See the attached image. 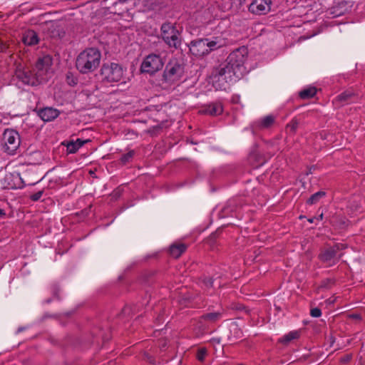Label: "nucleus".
Returning a JSON list of instances; mask_svg holds the SVG:
<instances>
[{
  "instance_id": "nucleus-35",
  "label": "nucleus",
  "mask_w": 365,
  "mask_h": 365,
  "mask_svg": "<svg viewBox=\"0 0 365 365\" xmlns=\"http://www.w3.org/2000/svg\"><path fill=\"white\" fill-rule=\"evenodd\" d=\"M327 303L331 304H333L334 302V299H327Z\"/></svg>"
},
{
  "instance_id": "nucleus-15",
  "label": "nucleus",
  "mask_w": 365,
  "mask_h": 365,
  "mask_svg": "<svg viewBox=\"0 0 365 365\" xmlns=\"http://www.w3.org/2000/svg\"><path fill=\"white\" fill-rule=\"evenodd\" d=\"M354 93L351 91H344L337 96L334 100L333 103L336 105V106H342L344 104H347L351 102V99L354 98Z\"/></svg>"
},
{
  "instance_id": "nucleus-16",
  "label": "nucleus",
  "mask_w": 365,
  "mask_h": 365,
  "mask_svg": "<svg viewBox=\"0 0 365 365\" xmlns=\"http://www.w3.org/2000/svg\"><path fill=\"white\" fill-rule=\"evenodd\" d=\"M22 41L27 46H33L38 43V37L34 30H27L23 34Z\"/></svg>"
},
{
  "instance_id": "nucleus-14",
  "label": "nucleus",
  "mask_w": 365,
  "mask_h": 365,
  "mask_svg": "<svg viewBox=\"0 0 365 365\" xmlns=\"http://www.w3.org/2000/svg\"><path fill=\"white\" fill-rule=\"evenodd\" d=\"M226 68L227 66L222 68L218 75L215 76L213 86L217 90H226L227 87V81L226 80Z\"/></svg>"
},
{
  "instance_id": "nucleus-4",
  "label": "nucleus",
  "mask_w": 365,
  "mask_h": 365,
  "mask_svg": "<svg viewBox=\"0 0 365 365\" xmlns=\"http://www.w3.org/2000/svg\"><path fill=\"white\" fill-rule=\"evenodd\" d=\"M126 69L115 63H103L100 71L102 81L105 83H125Z\"/></svg>"
},
{
  "instance_id": "nucleus-22",
  "label": "nucleus",
  "mask_w": 365,
  "mask_h": 365,
  "mask_svg": "<svg viewBox=\"0 0 365 365\" xmlns=\"http://www.w3.org/2000/svg\"><path fill=\"white\" fill-rule=\"evenodd\" d=\"M317 93V89L314 87H309L300 91L299 96L302 99H309L312 98Z\"/></svg>"
},
{
  "instance_id": "nucleus-23",
  "label": "nucleus",
  "mask_w": 365,
  "mask_h": 365,
  "mask_svg": "<svg viewBox=\"0 0 365 365\" xmlns=\"http://www.w3.org/2000/svg\"><path fill=\"white\" fill-rule=\"evenodd\" d=\"M221 317V314L218 312H211L204 314L201 317V321L207 322H215L218 320Z\"/></svg>"
},
{
  "instance_id": "nucleus-13",
  "label": "nucleus",
  "mask_w": 365,
  "mask_h": 365,
  "mask_svg": "<svg viewBox=\"0 0 365 365\" xmlns=\"http://www.w3.org/2000/svg\"><path fill=\"white\" fill-rule=\"evenodd\" d=\"M59 114L58 110L51 107H46L38 111V116L45 122L53 120Z\"/></svg>"
},
{
  "instance_id": "nucleus-5",
  "label": "nucleus",
  "mask_w": 365,
  "mask_h": 365,
  "mask_svg": "<svg viewBox=\"0 0 365 365\" xmlns=\"http://www.w3.org/2000/svg\"><path fill=\"white\" fill-rule=\"evenodd\" d=\"M163 41L170 47L178 48L181 45V34L175 24L167 22L160 27Z\"/></svg>"
},
{
  "instance_id": "nucleus-17",
  "label": "nucleus",
  "mask_w": 365,
  "mask_h": 365,
  "mask_svg": "<svg viewBox=\"0 0 365 365\" xmlns=\"http://www.w3.org/2000/svg\"><path fill=\"white\" fill-rule=\"evenodd\" d=\"M187 248V246L181 242H176L170 245L169 252L170 255L174 258H178L184 253Z\"/></svg>"
},
{
  "instance_id": "nucleus-3",
  "label": "nucleus",
  "mask_w": 365,
  "mask_h": 365,
  "mask_svg": "<svg viewBox=\"0 0 365 365\" xmlns=\"http://www.w3.org/2000/svg\"><path fill=\"white\" fill-rule=\"evenodd\" d=\"M185 74L184 63L177 59L172 58L166 64L163 73L162 81L168 86H175L182 81Z\"/></svg>"
},
{
  "instance_id": "nucleus-11",
  "label": "nucleus",
  "mask_w": 365,
  "mask_h": 365,
  "mask_svg": "<svg viewBox=\"0 0 365 365\" xmlns=\"http://www.w3.org/2000/svg\"><path fill=\"white\" fill-rule=\"evenodd\" d=\"M15 75L16 78L24 85L35 86L41 83L36 74L32 73L28 68L18 66L16 69Z\"/></svg>"
},
{
  "instance_id": "nucleus-20",
  "label": "nucleus",
  "mask_w": 365,
  "mask_h": 365,
  "mask_svg": "<svg viewBox=\"0 0 365 365\" xmlns=\"http://www.w3.org/2000/svg\"><path fill=\"white\" fill-rule=\"evenodd\" d=\"M299 337V331H292L284 335L283 337L279 339V341L285 345L288 344L291 341L297 339Z\"/></svg>"
},
{
  "instance_id": "nucleus-10",
  "label": "nucleus",
  "mask_w": 365,
  "mask_h": 365,
  "mask_svg": "<svg viewBox=\"0 0 365 365\" xmlns=\"http://www.w3.org/2000/svg\"><path fill=\"white\" fill-rule=\"evenodd\" d=\"M52 65V58L50 56H44L38 58L34 71L41 83L48 80V71Z\"/></svg>"
},
{
  "instance_id": "nucleus-24",
  "label": "nucleus",
  "mask_w": 365,
  "mask_h": 365,
  "mask_svg": "<svg viewBox=\"0 0 365 365\" xmlns=\"http://www.w3.org/2000/svg\"><path fill=\"white\" fill-rule=\"evenodd\" d=\"M326 195V192L324 191H319L312 195L307 200V203L309 205L316 204L319 200Z\"/></svg>"
},
{
  "instance_id": "nucleus-40",
  "label": "nucleus",
  "mask_w": 365,
  "mask_h": 365,
  "mask_svg": "<svg viewBox=\"0 0 365 365\" xmlns=\"http://www.w3.org/2000/svg\"><path fill=\"white\" fill-rule=\"evenodd\" d=\"M232 309H241V307H232Z\"/></svg>"
},
{
  "instance_id": "nucleus-19",
  "label": "nucleus",
  "mask_w": 365,
  "mask_h": 365,
  "mask_svg": "<svg viewBox=\"0 0 365 365\" xmlns=\"http://www.w3.org/2000/svg\"><path fill=\"white\" fill-rule=\"evenodd\" d=\"M90 142L89 140L77 138L75 141H71L66 145V150L68 153H76L84 144Z\"/></svg>"
},
{
  "instance_id": "nucleus-31",
  "label": "nucleus",
  "mask_w": 365,
  "mask_h": 365,
  "mask_svg": "<svg viewBox=\"0 0 365 365\" xmlns=\"http://www.w3.org/2000/svg\"><path fill=\"white\" fill-rule=\"evenodd\" d=\"M351 358V355H346L341 359V361L342 363H347L348 361H350Z\"/></svg>"
},
{
  "instance_id": "nucleus-25",
  "label": "nucleus",
  "mask_w": 365,
  "mask_h": 365,
  "mask_svg": "<svg viewBox=\"0 0 365 365\" xmlns=\"http://www.w3.org/2000/svg\"><path fill=\"white\" fill-rule=\"evenodd\" d=\"M299 124V123L298 120L297 118H293L292 121L287 125L286 129L290 134H294L298 128Z\"/></svg>"
},
{
  "instance_id": "nucleus-26",
  "label": "nucleus",
  "mask_w": 365,
  "mask_h": 365,
  "mask_svg": "<svg viewBox=\"0 0 365 365\" xmlns=\"http://www.w3.org/2000/svg\"><path fill=\"white\" fill-rule=\"evenodd\" d=\"M134 156V151L130 150L127 153L123 154L120 157V162L123 165H125L127 163L130 162V160L133 158Z\"/></svg>"
},
{
  "instance_id": "nucleus-7",
  "label": "nucleus",
  "mask_w": 365,
  "mask_h": 365,
  "mask_svg": "<svg viewBox=\"0 0 365 365\" xmlns=\"http://www.w3.org/2000/svg\"><path fill=\"white\" fill-rule=\"evenodd\" d=\"M164 66V61L161 56L152 53L148 55L143 61L140 66L142 73L154 74L161 70Z\"/></svg>"
},
{
  "instance_id": "nucleus-21",
  "label": "nucleus",
  "mask_w": 365,
  "mask_h": 365,
  "mask_svg": "<svg viewBox=\"0 0 365 365\" xmlns=\"http://www.w3.org/2000/svg\"><path fill=\"white\" fill-rule=\"evenodd\" d=\"M223 111L222 106L220 103H212L206 109L205 112L211 115H220Z\"/></svg>"
},
{
  "instance_id": "nucleus-37",
  "label": "nucleus",
  "mask_w": 365,
  "mask_h": 365,
  "mask_svg": "<svg viewBox=\"0 0 365 365\" xmlns=\"http://www.w3.org/2000/svg\"><path fill=\"white\" fill-rule=\"evenodd\" d=\"M317 219H318V220H322L323 219V212H322V213L319 215V217H318V218H317Z\"/></svg>"
},
{
  "instance_id": "nucleus-34",
  "label": "nucleus",
  "mask_w": 365,
  "mask_h": 365,
  "mask_svg": "<svg viewBox=\"0 0 365 365\" xmlns=\"http://www.w3.org/2000/svg\"><path fill=\"white\" fill-rule=\"evenodd\" d=\"M5 215V211L3 209H0V219L3 218Z\"/></svg>"
},
{
  "instance_id": "nucleus-39",
  "label": "nucleus",
  "mask_w": 365,
  "mask_h": 365,
  "mask_svg": "<svg viewBox=\"0 0 365 365\" xmlns=\"http://www.w3.org/2000/svg\"><path fill=\"white\" fill-rule=\"evenodd\" d=\"M309 222H314V219H313V218L309 219Z\"/></svg>"
},
{
  "instance_id": "nucleus-28",
  "label": "nucleus",
  "mask_w": 365,
  "mask_h": 365,
  "mask_svg": "<svg viewBox=\"0 0 365 365\" xmlns=\"http://www.w3.org/2000/svg\"><path fill=\"white\" fill-rule=\"evenodd\" d=\"M207 355V349L205 348H200L198 349L197 352V359L199 361H204L205 356Z\"/></svg>"
},
{
  "instance_id": "nucleus-9",
  "label": "nucleus",
  "mask_w": 365,
  "mask_h": 365,
  "mask_svg": "<svg viewBox=\"0 0 365 365\" xmlns=\"http://www.w3.org/2000/svg\"><path fill=\"white\" fill-rule=\"evenodd\" d=\"M345 245L343 244H336L333 247H329L322 250L319 255V259L324 263H329V265L336 264L340 259L341 255L336 257V254L339 250H344Z\"/></svg>"
},
{
  "instance_id": "nucleus-29",
  "label": "nucleus",
  "mask_w": 365,
  "mask_h": 365,
  "mask_svg": "<svg viewBox=\"0 0 365 365\" xmlns=\"http://www.w3.org/2000/svg\"><path fill=\"white\" fill-rule=\"evenodd\" d=\"M43 191L39 190L31 195L30 198L32 201H38L43 195Z\"/></svg>"
},
{
  "instance_id": "nucleus-8",
  "label": "nucleus",
  "mask_w": 365,
  "mask_h": 365,
  "mask_svg": "<svg viewBox=\"0 0 365 365\" xmlns=\"http://www.w3.org/2000/svg\"><path fill=\"white\" fill-rule=\"evenodd\" d=\"M4 149L9 155H14L20 145V138L14 130H6L3 134Z\"/></svg>"
},
{
  "instance_id": "nucleus-32",
  "label": "nucleus",
  "mask_w": 365,
  "mask_h": 365,
  "mask_svg": "<svg viewBox=\"0 0 365 365\" xmlns=\"http://www.w3.org/2000/svg\"><path fill=\"white\" fill-rule=\"evenodd\" d=\"M205 284L207 287H212L213 281L212 279H208L206 282H205Z\"/></svg>"
},
{
  "instance_id": "nucleus-18",
  "label": "nucleus",
  "mask_w": 365,
  "mask_h": 365,
  "mask_svg": "<svg viewBox=\"0 0 365 365\" xmlns=\"http://www.w3.org/2000/svg\"><path fill=\"white\" fill-rule=\"evenodd\" d=\"M275 121V117L269 115L255 122V125L259 129H266L270 128Z\"/></svg>"
},
{
  "instance_id": "nucleus-30",
  "label": "nucleus",
  "mask_w": 365,
  "mask_h": 365,
  "mask_svg": "<svg viewBox=\"0 0 365 365\" xmlns=\"http://www.w3.org/2000/svg\"><path fill=\"white\" fill-rule=\"evenodd\" d=\"M310 315L312 317H319L322 315L321 309L318 307H315L311 309Z\"/></svg>"
},
{
  "instance_id": "nucleus-1",
  "label": "nucleus",
  "mask_w": 365,
  "mask_h": 365,
  "mask_svg": "<svg viewBox=\"0 0 365 365\" xmlns=\"http://www.w3.org/2000/svg\"><path fill=\"white\" fill-rule=\"evenodd\" d=\"M101 53L96 48H88L81 51L76 58V67L83 74L93 72L100 65Z\"/></svg>"
},
{
  "instance_id": "nucleus-12",
  "label": "nucleus",
  "mask_w": 365,
  "mask_h": 365,
  "mask_svg": "<svg viewBox=\"0 0 365 365\" xmlns=\"http://www.w3.org/2000/svg\"><path fill=\"white\" fill-rule=\"evenodd\" d=\"M271 0H254L249 6V11L257 15H263L271 9Z\"/></svg>"
},
{
  "instance_id": "nucleus-36",
  "label": "nucleus",
  "mask_w": 365,
  "mask_h": 365,
  "mask_svg": "<svg viewBox=\"0 0 365 365\" xmlns=\"http://www.w3.org/2000/svg\"><path fill=\"white\" fill-rule=\"evenodd\" d=\"M255 153H251L250 154V156H249V158L251 160L252 158H254L255 156Z\"/></svg>"
},
{
  "instance_id": "nucleus-41",
  "label": "nucleus",
  "mask_w": 365,
  "mask_h": 365,
  "mask_svg": "<svg viewBox=\"0 0 365 365\" xmlns=\"http://www.w3.org/2000/svg\"><path fill=\"white\" fill-rule=\"evenodd\" d=\"M353 317H354V318H358V316H356V315H353Z\"/></svg>"
},
{
  "instance_id": "nucleus-38",
  "label": "nucleus",
  "mask_w": 365,
  "mask_h": 365,
  "mask_svg": "<svg viewBox=\"0 0 365 365\" xmlns=\"http://www.w3.org/2000/svg\"><path fill=\"white\" fill-rule=\"evenodd\" d=\"M213 341H217V343L218 344H220V339H217H217H214Z\"/></svg>"
},
{
  "instance_id": "nucleus-2",
  "label": "nucleus",
  "mask_w": 365,
  "mask_h": 365,
  "mask_svg": "<svg viewBox=\"0 0 365 365\" xmlns=\"http://www.w3.org/2000/svg\"><path fill=\"white\" fill-rule=\"evenodd\" d=\"M225 45V39H221L220 36H215L213 37L212 40H209L208 38L192 40L189 43L188 46L192 55L202 57Z\"/></svg>"
},
{
  "instance_id": "nucleus-6",
  "label": "nucleus",
  "mask_w": 365,
  "mask_h": 365,
  "mask_svg": "<svg viewBox=\"0 0 365 365\" xmlns=\"http://www.w3.org/2000/svg\"><path fill=\"white\" fill-rule=\"evenodd\" d=\"M247 55V48L245 46L236 48L230 53V67L237 78H240L245 71L243 64Z\"/></svg>"
},
{
  "instance_id": "nucleus-27",
  "label": "nucleus",
  "mask_w": 365,
  "mask_h": 365,
  "mask_svg": "<svg viewBox=\"0 0 365 365\" xmlns=\"http://www.w3.org/2000/svg\"><path fill=\"white\" fill-rule=\"evenodd\" d=\"M66 82L71 86H74L78 83V78L71 72L66 74Z\"/></svg>"
},
{
  "instance_id": "nucleus-33",
  "label": "nucleus",
  "mask_w": 365,
  "mask_h": 365,
  "mask_svg": "<svg viewBox=\"0 0 365 365\" xmlns=\"http://www.w3.org/2000/svg\"><path fill=\"white\" fill-rule=\"evenodd\" d=\"M240 101V97L239 96H233L232 98V102L233 103H238Z\"/></svg>"
}]
</instances>
